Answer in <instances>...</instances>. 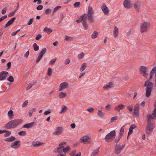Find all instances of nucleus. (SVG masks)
I'll list each match as a JSON object with an SVG mask.
<instances>
[{
  "instance_id": "f257e3e1",
  "label": "nucleus",
  "mask_w": 156,
  "mask_h": 156,
  "mask_svg": "<svg viewBox=\"0 0 156 156\" xmlns=\"http://www.w3.org/2000/svg\"><path fill=\"white\" fill-rule=\"evenodd\" d=\"M154 73H155V87L156 88V67L153 69L151 71L150 74V78L147 80L144 84V86L146 87V96L147 97H148L150 95L153 87V83L151 82H150V80L153 77V75Z\"/></svg>"
},
{
  "instance_id": "f03ea898",
  "label": "nucleus",
  "mask_w": 156,
  "mask_h": 156,
  "mask_svg": "<svg viewBox=\"0 0 156 156\" xmlns=\"http://www.w3.org/2000/svg\"><path fill=\"white\" fill-rule=\"evenodd\" d=\"M147 122L145 128V132L146 134L149 135L154 128L155 124L154 119L156 117H154L152 114H149L147 115Z\"/></svg>"
},
{
  "instance_id": "7ed1b4c3",
  "label": "nucleus",
  "mask_w": 156,
  "mask_h": 156,
  "mask_svg": "<svg viewBox=\"0 0 156 156\" xmlns=\"http://www.w3.org/2000/svg\"><path fill=\"white\" fill-rule=\"evenodd\" d=\"M94 11L92 6L89 5L87 14H83L80 16V19H85L87 21V19L90 23H92L94 21Z\"/></svg>"
},
{
  "instance_id": "20e7f679",
  "label": "nucleus",
  "mask_w": 156,
  "mask_h": 156,
  "mask_svg": "<svg viewBox=\"0 0 156 156\" xmlns=\"http://www.w3.org/2000/svg\"><path fill=\"white\" fill-rule=\"evenodd\" d=\"M22 120L21 119H17L12 120L9 122L5 125V127L8 129L15 127L21 124Z\"/></svg>"
},
{
  "instance_id": "39448f33",
  "label": "nucleus",
  "mask_w": 156,
  "mask_h": 156,
  "mask_svg": "<svg viewBox=\"0 0 156 156\" xmlns=\"http://www.w3.org/2000/svg\"><path fill=\"white\" fill-rule=\"evenodd\" d=\"M150 26V23L149 22H146L141 23L140 27L141 33H142L144 32H147Z\"/></svg>"
},
{
  "instance_id": "423d86ee",
  "label": "nucleus",
  "mask_w": 156,
  "mask_h": 156,
  "mask_svg": "<svg viewBox=\"0 0 156 156\" xmlns=\"http://www.w3.org/2000/svg\"><path fill=\"white\" fill-rule=\"evenodd\" d=\"M66 144V142H62L59 145L58 147L56 148L55 150V152H58L60 154L63 153L62 151H63V145L65 146Z\"/></svg>"
},
{
  "instance_id": "0eeeda50",
  "label": "nucleus",
  "mask_w": 156,
  "mask_h": 156,
  "mask_svg": "<svg viewBox=\"0 0 156 156\" xmlns=\"http://www.w3.org/2000/svg\"><path fill=\"white\" fill-rule=\"evenodd\" d=\"M47 51V49L46 48H43L41 51L39 53V55L36 60V62L38 63L42 58L43 55L45 54Z\"/></svg>"
},
{
  "instance_id": "6e6552de",
  "label": "nucleus",
  "mask_w": 156,
  "mask_h": 156,
  "mask_svg": "<svg viewBox=\"0 0 156 156\" xmlns=\"http://www.w3.org/2000/svg\"><path fill=\"white\" fill-rule=\"evenodd\" d=\"M141 2L139 1H136L133 4V6L135 10L139 12L141 9Z\"/></svg>"
},
{
  "instance_id": "1a4fd4ad",
  "label": "nucleus",
  "mask_w": 156,
  "mask_h": 156,
  "mask_svg": "<svg viewBox=\"0 0 156 156\" xmlns=\"http://www.w3.org/2000/svg\"><path fill=\"white\" fill-rule=\"evenodd\" d=\"M147 69V68L144 66H141L140 68V73L144 77L147 76L148 74L146 71Z\"/></svg>"
},
{
  "instance_id": "9d476101",
  "label": "nucleus",
  "mask_w": 156,
  "mask_h": 156,
  "mask_svg": "<svg viewBox=\"0 0 156 156\" xmlns=\"http://www.w3.org/2000/svg\"><path fill=\"white\" fill-rule=\"evenodd\" d=\"M101 8L104 14L108 15L109 14V10L105 3H103L101 6Z\"/></svg>"
},
{
  "instance_id": "9b49d317",
  "label": "nucleus",
  "mask_w": 156,
  "mask_h": 156,
  "mask_svg": "<svg viewBox=\"0 0 156 156\" xmlns=\"http://www.w3.org/2000/svg\"><path fill=\"white\" fill-rule=\"evenodd\" d=\"M55 130V131L53 133V134L58 136L60 135L62 133L63 131V129L61 127H57Z\"/></svg>"
},
{
  "instance_id": "f8f14e48",
  "label": "nucleus",
  "mask_w": 156,
  "mask_h": 156,
  "mask_svg": "<svg viewBox=\"0 0 156 156\" xmlns=\"http://www.w3.org/2000/svg\"><path fill=\"white\" fill-rule=\"evenodd\" d=\"M134 114L137 117L139 115V104H136L134 107Z\"/></svg>"
},
{
  "instance_id": "ddd939ff",
  "label": "nucleus",
  "mask_w": 156,
  "mask_h": 156,
  "mask_svg": "<svg viewBox=\"0 0 156 156\" xmlns=\"http://www.w3.org/2000/svg\"><path fill=\"white\" fill-rule=\"evenodd\" d=\"M116 135L115 132V130L111 131L110 133L107 134L105 137V139L108 140L111 139Z\"/></svg>"
},
{
  "instance_id": "4468645a",
  "label": "nucleus",
  "mask_w": 156,
  "mask_h": 156,
  "mask_svg": "<svg viewBox=\"0 0 156 156\" xmlns=\"http://www.w3.org/2000/svg\"><path fill=\"white\" fill-rule=\"evenodd\" d=\"M90 139L89 136H85L82 137L80 139V142L81 143H84L85 144L89 143L88 140Z\"/></svg>"
},
{
  "instance_id": "2eb2a0df",
  "label": "nucleus",
  "mask_w": 156,
  "mask_h": 156,
  "mask_svg": "<svg viewBox=\"0 0 156 156\" xmlns=\"http://www.w3.org/2000/svg\"><path fill=\"white\" fill-rule=\"evenodd\" d=\"M123 5L126 8H130L132 7V4L131 3V0H125L123 2Z\"/></svg>"
},
{
  "instance_id": "dca6fc26",
  "label": "nucleus",
  "mask_w": 156,
  "mask_h": 156,
  "mask_svg": "<svg viewBox=\"0 0 156 156\" xmlns=\"http://www.w3.org/2000/svg\"><path fill=\"white\" fill-rule=\"evenodd\" d=\"M68 86V84L66 82L62 83L60 85V88L59 91H62V90L66 89Z\"/></svg>"
},
{
  "instance_id": "f3484780",
  "label": "nucleus",
  "mask_w": 156,
  "mask_h": 156,
  "mask_svg": "<svg viewBox=\"0 0 156 156\" xmlns=\"http://www.w3.org/2000/svg\"><path fill=\"white\" fill-rule=\"evenodd\" d=\"M8 72L7 71H3L0 73V80H2L5 79L6 76L3 75H6L8 74Z\"/></svg>"
},
{
  "instance_id": "a211bd4d",
  "label": "nucleus",
  "mask_w": 156,
  "mask_h": 156,
  "mask_svg": "<svg viewBox=\"0 0 156 156\" xmlns=\"http://www.w3.org/2000/svg\"><path fill=\"white\" fill-rule=\"evenodd\" d=\"M20 141L17 140L12 143L11 147L14 149L17 148L20 145Z\"/></svg>"
},
{
  "instance_id": "6ab92c4d",
  "label": "nucleus",
  "mask_w": 156,
  "mask_h": 156,
  "mask_svg": "<svg viewBox=\"0 0 156 156\" xmlns=\"http://www.w3.org/2000/svg\"><path fill=\"white\" fill-rule=\"evenodd\" d=\"M113 86V83L112 82H110L108 83L105 84L103 87V88L104 89L108 90L109 89L112 88Z\"/></svg>"
},
{
  "instance_id": "aec40b11",
  "label": "nucleus",
  "mask_w": 156,
  "mask_h": 156,
  "mask_svg": "<svg viewBox=\"0 0 156 156\" xmlns=\"http://www.w3.org/2000/svg\"><path fill=\"white\" fill-rule=\"evenodd\" d=\"M122 149L121 148V147L119 145V144H116L115 148V151L117 154H119Z\"/></svg>"
},
{
  "instance_id": "412c9836",
  "label": "nucleus",
  "mask_w": 156,
  "mask_h": 156,
  "mask_svg": "<svg viewBox=\"0 0 156 156\" xmlns=\"http://www.w3.org/2000/svg\"><path fill=\"white\" fill-rule=\"evenodd\" d=\"M136 127V126L135 125H133L130 126L129 128V131L128 133L127 139H128L129 136L133 132V129Z\"/></svg>"
},
{
  "instance_id": "4be33fe9",
  "label": "nucleus",
  "mask_w": 156,
  "mask_h": 156,
  "mask_svg": "<svg viewBox=\"0 0 156 156\" xmlns=\"http://www.w3.org/2000/svg\"><path fill=\"white\" fill-rule=\"evenodd\" d=\"M16 18L15 17H13L11 19V20L9 21L7 23L5 24V28H6L10 26L13 23V22L16 20Z\"/></svg>"
},
{
  "instance_id": "5701e85b",
  "label": "nucleus",
  "mask_w": 156,
  "mask_h": 156,
  "mask_svg": "<svg viewBox=\"0 0 156 156\" xmlns=\"http://www.w3.org/2000/svg\"><path fill=\"white\" fill-rule=\"evenodd\" d=\"M81 19V22L82 23L83 27L85 30H87L88 28V25L87 23V20L85 19Z\"/></svg>"
},
{
  "instance_id": "b1692460",
  "label": "nucleus",
  "mask_w": 156,
  "mask_h": 156,
  "mask_svg": "<svg viewBox=\"0 0 156 156\" xmlns=\"http://www.w3.org/2000/svg\"><path fill=\"white\" fill-rule=\"evenodd\" d=\"M125 107V105L120 104L115 106L114 108V110L116 111L119 112L120 110L123 109Z\"/></svg>"
},
{
  "instance_id": "393cba45",
  "label": "nucleus",
  "mask_w": 156,
  "mask_h": 156,
  "mask_svg": "<svg viewBox=\"0 0 156 156\" xmlns=\"http://www.w3.org/2000/svg\"><path fill=\"white\" fill-rule=\"evenodd\" d=\"M118 28L115 26L114 27V28L113 30V34L114 37L115 38L117 37L119 31H118Z\"/></svg>"
},
{
  "instance_id": "a878e982",
  "label": "nucleus",
  "mask_w": 156,
  "mask_h": 156,
  "mask_svg": "<svg viewBox=\"0 0 156 156\" xmlns=\"http://www.w3.org/2000/svg\"><path fill=\"white\" fill-rule=\"evenodd\" d=\"M154 109L153 111L152 114L154 117H156V99L155 100V102L154 104Z\"/></svg>"
},
{
  "instance_id": "bb28decb",
  "label": "nucleus",
  "mask_w": 156,
  "mask_h": 156,
  "mask_svg": "<svg viewBox=\"0 0 156 156\" xmlns=\"http://www.w3.org/2000/svg\"><path fill=\"white\" fill-rule=\"evenodd\" d=\"M15 138L13 136H11V137L6 138L5 141L8 142H12L15 140Z\"/></svg>"
},
{
  "instance_id": "cd10ccee",
  "label": "nucleus",
  "mask_w": 156,
  "mask_h": 156,
  "mask_svg": "<svg viewBox=\"0 0 156 156\" xmlns=\"http://www.w3.org/2000/svg\"><path fill=\"white\" fill-rule=\"evenodd\" d=\"M87 64L85 62L83 64H82L81 67L80 69V71L82 72L86 68Z\"/></svg>"
},
{
  "instance_id": "c85d7f7f",
  "label": "nucleus",
  "mask_w": 156,
  "mask_h": 156,
  "mask_svg": "<svg viewBox=\"0 0 156 156\" xmlns=\"http://www.w3.org/2000/svg\"><path fill=\"white\" fill-rule=\"evenodd\" d=\"M66 96V94L65 93L61 92L59 93L58 97L60 98H63L65 97Z\"/></svg>"
},
{
  "instance_id": "c756f323",
  "label": "nucleus",
  "mask_w": 156,
  "mask_h": 156,
  "mask_svg": "<svg viewBox=\"0 0 156 156\" xmlns=\"http://www.w3.org/2000/svg\"><path fill=\"white\" fill-rule=\"evenodd\" d=\"M98 33L96 31H94L93 34L91 36V37L92 39L96 38L98 37Z\"/></svg>"
},
{
  "instance_id": "7c9ffc66",
  "label": "nucleus",
  "mask_w": 156,
  "mask_h": 156,
  "mask_svg": "<svg viewBox=\"0 0 156 156\" xmlns=\"http://www.w3.org/2000/svg\"><path fill=\"white\" fill-rule=\"evenodd\" d=\"M44 31L46 32L48 34H50L52 31V30L50 28L46 27L44 29Z\"/></svg>"
},
{
  "instance_id": "2f4dec72",
  "label": "nucleus",
  "mask_w": 156,
  "mask_h": 156,
  "mask_svg": "<svg viewBox=\"0 0 156 156\" xmlns=\"http://www.w3.org/2000/svg\"><path fill=\"white\" fill-rule=\"evenodd\" d=\"M5 131V133L4 134V136L5 137H7L9 136L11 134V132L10 131H7L5 130H4Z\"/></svg>"
},
{
  "instance_id": "473e14b6",
  "label": "nucleus",
  "mask_w": 156,
  "mask_h": 156,
  "mask_svg": "<svg viewBox=\"0 0 156 156\" xmlns=\"http://www.w3.org/2000/svg\"><path fill=\"white\" fill-rule=\"evenodd\" d=\"M64 146H65V145H63V152L64 153H65L69 151L70 149V147L69 146H68L66 147H64Z\"/></svg>"
},
{
  "instance_id": "72a5a7b5",
  "label": "nucleus",
  "mask_w": 156,
  "mask_h": 156,
  "mask_svg": "<svg viewBox=\"0 0 156 156\" xmlns=\"http://www.w3.org/2000/svg\"><path fill=\"white\" fill-rule=\"evenodd\" d=\"M8 114L9 117L11 118H12L14 116L13 111L11 110H10L8 112Z\"/></svg>"
},
{
  "instance_id": "f704fd0d",
  "label": "nucleus",
  "mask_w": 156,
  "mask_h": 156,
  "mask_svg": "<svg viewBox=\"0 0 156 156\" xmlns=\"http://www.w3.org/2000/svg\"><path fill=\"white\" fill-rule=\"evenodd\" d=\"M33 47L34 51H37L39 50V47L36 43H34L33 45Z\"/></svg>"
},
{
  "instance_id": "c9c22d12",
  "label": "nucleus",
  "mask_w": 156,
  "mask_h": 156,
  "mask_svg": "<svg viewBox=\"0 0 156 156\" xmlns=\"http://www.w3.org/2000/svg\"><path fill=\"white\" fill-rule=\"evenodd\" d=\"M43 144V143H41L39 142H34L33 144V146L35 147H36L37 146H39L41 145H42Z\"/></svg>"
},
{
  "instance_id": "e433bc0d",
  "label": "nucleus",
  "mask_w": 156,
  "mask_h": 156,
  "mask_svg": "<svg viewBox=\"0 0 156 156\" xmlns=\"http://www.w3.org/2000/svg\"><path fill=\"white\" fill-rule=\"evenodd\" d=\"M97 114L98 115L99 117H102L104 115V113L103 112H102L100 110H98V112L97 113Z\"/></svg>"
},
{
  "instance_id": "4c0bfd02",
  "label": "nucleus",
  "mask_w": 156,
  "mask_h": 156,
  "mask_svg": "<svg viewBox=\"0 0 156 156\" xmlns=\"http://www.w3.org/2000/svg\"><path fill=\"white\" fill-rule=\"evenodd\" d=\"M67 109L65 105H62V110L60 112V113H62V112H65Z\"/></svg>"
},
{
  "instance_id": "58836bf2",
  "label": "nucleus",
  "mask_w": 156,
  "mask_h": 156,
  "mask_svg": "<svg viewBox=\"0 0 156 156\" xmlns=\"http://www.w3.org/2000/svg\"><path fill=\"white\" fill-rule=\"evenodd\" d=\"M7 80L10 82H13L14 81V78L12 76H10L7 78Z\"/></svg>"
},
{
  "instance_id": "ea45409f",
  "label": "nucleus",
  "mask_w": 156,
  "mask_h": 156,
  "mask_svg": "<svg viewBox=\"0 0 156 156\" xmlns=\"http://www.w3.org/2000/svg\"><path fill=\"white\" fill-rule=\"evenodd\" d=\"M65 37H66V38L65 39V40L71 41L73 40V38L72 37H69L67 35H66Z\"/></svg>"
},
{
  "instance_id": "a19ab883",
  "label": "nucleus",
  "mask_w": 156,
  "mask_h": 156,
  "mask_svg": "<svg viewBox=\"0 0 156 156\" xmlns=\"http://www.w3.org/2000/svg\"><path fill=\"white\" fill-rule=\"evenodd\" d=\"M52 74V69L51 68H49L48 72V75L49 76L51 75Z\"/></svg>"
},
{
  "instance_id": "79ce46f5",
  "label": "nucleus",
  "mask_w": 156,
  "mask_h": 156,
  "mask_svg": "<svg viewBox=\"0 0 156 156\" xmlns=\"http://www.w3.org/2000/svg\"><path fill=\"white\" fill-rule=\"evenodd\" d=\"M99 150L98 148L96 150H95L92 154V155H95V154H98V153Z\"/></svg>"
},
{
  "instance_id": "37998d69",
  "label": "nucleus",
  "mask_w": 156,
  "mask_h": 156,
  "mask_svg": "<svg viewBox=\"0 0 156 156\" xmlns=\"http://www.w3.org/2000/svg\"><path fill=\"white\" fill-rule=\"evenodd\" d=\"M84 56V53L83 52H81L78 55V58L80 59L82 58Z\"/></svg>"
},
{
  "instance_id": "c03bdc74",
  "label": "nucleus",
  "mask_w": 156,
  "mask_h": 156,
  "mask_svg": "<svg viewBox=\"0 0 156 156\" xmlns=\"http://www.w3.org/2000/svg\"><path fill=\"white\" fill-rule=\"evenodd\" d=\"M18 134L20 136H24L26 134V132L25 131H21L19 132Z\"/></svg>"
},
{
  "instance_id": "a18cd8bd",
  "label": "nucleus",
  "mask_w": 156,
  "mask_h": 156,
  "mask_svg": "<svg viewBox=\"0 0 156 156\" xmlns=\"http://www.w3.org/2000/svg\"><path fill=\"white\" fill-rule=\"evenodd\" d=\"M57 59V58H54V59H52L49 62V64L51 65L53 64L55 62L56 60Z\"/></svg>"
},
{
  "instance_id": "49530a36",
  "label": "nucleus",
  "mask_w": 156,
  "mask_h": 156,
  "mask_svg": "<svg viewBox=\"0 0 156 156\" xmlns=\"http://www.w3.org/2000/svg\"><path fill=\"white\" fill-rule=\"evenodd\" d=\"M16 11H13L10 12L8 15L9 17H12L15 14Z\"/></svg>"
},
{
  "instance_id": "de8ad7c7",
  "label": "nucleus",
  "mask_w": 156,
  "mask_h": 156,
  "mask_svg": "<svg viewBox=\"0 0 156 156\" xmlns=\"http://www.w3.org/2000/svg\"><path fill=\"white\" fill-rule=\"evenodd\" d=\"M33 18L30 19L29 21L27 23V24L28 25H30L33 22Z\"/></svg>"
},
{
  "instance_id": "09e8293b",
  "label": "nucleus",
  "mask_w": 156,
  "mask_h": 156,
  "mask_svg": "<svg viewBox=\"0 0 156 156\" xmlns=\"http://www.w3.org/2000/svg\"><path fill=\"white\" fill-rule=\"evenodd\" d=\"M28 103V101L27 100H26L23 103L22 105V107H26Z\"/></svg>"
},
{
  "instance_id": "8fccbe9b",
  "label": "nucleus",
  "mask_w": 156,
  "mask_h": 156,
  "mask_svg": "<svg viewBox=\"0 0 156 156\" xmlns=\"http://www.w3.org/2000/svg\"><path fill=\"white\" fill-rule=\"evenodd\" d=\"M124 132V128H123V126H122L121 128L120 129V133H119V134L121 136H122V135L123 133Z\"/></svg>"
},
{
  "instance_id": "3c124183",
  "label": "nucleus",
  "mask_w": 156,
  "mask_h": 156,
  "mask_svg": "<svg viewBox=\"0 0 156 156\" xmlns=\"http://www.w3.org/2000/svg\"><path fill=\"white\" fill-rule=\"evenodd\" d=\"M117 118L118 117L117 116H114L112 117L111 119L112 122H114L115 120L117 119Z\"/></svg>"
},
{
  "instance_id": "603ef678",
  "label": "nucleus",
  "mask_w": 156,
  "mask_h": 156,
  "mask_svg": "<svg viewBox=\"0 0 156 156\" xmlns=\"http://www.w3.org/2000/svg\"><path fill=\"white\" fill-rule=\"evenodd\" d=\"M43 8V6L42 5H39L37 7V10H41Z\"/></svg>"
},
{
  "instance_id": "864d4df0",
  "label": "nucleus",
  "mask_w": 156,
  "mask_h": 156,
  "mask_svg": "<svg viewBox=\"0 0 156 156\" xmlns=\"http://www.w3.org/2000/svg\"><path fill=\"white\" fill-rule=\"evenodd\" d=\"M128 109L130 111V112H131L133 111V107L132 106H128L127 107Z\"/></svg>"
},
{
  "instance_id": "5fc2aeb1",
  "label": "nucleus",
  "mask_w": 156,
  "mask_h": 156,
  "mask_svg": "<svg viewBox=\"0 0 156 156\" xmlns=\"http://www.w3.org/2000/svg\"><path fill=\"white\" fill-rule=\"evenodd\" d=\"M51 10L49 9H47L45 11V13L47 14H48L51 13Z\"/></svg>"
},
{
  "instance_id": "6e6d98bb",
  "label": "nucleus",
  "mask_w": 156,
  "mask_h": 156,
  "mask_svg": "<svg viewBox=\"0 0 156 156\" xmlns=\"http://www.w3.org/2000/svg\"><path fill=\"white\" fill-rule=\"evenodd\" d=\"M122 136H119V137L117 138H116L115 140V143H117L118 142L120 139L121 138Z\"/></svg>"
},
{
  "instance_id": "4d7b16f0",
  "label": "nucleus",
  "mask_w": 156,
  "mask_h": 156,
  "mask_svg": "<svg viewBox=\"0 0 156 156\" xmlns=\"http://www.w3.org/2000/svg\"><path fill=\"white\" fill-rule=\"evenodd\" d=\"M32 85L33 84L32 83L29 84L26 87V90H28L29 89L32 87Z\"/></svg>"
},
{
  "instance_id": "13d9d810",
  "label": "nucleus",
  "mask_w": 156,
  "mask_h": 156,
  "mask_svg": "<svg viewBox=\"0 0 156 156\" xmlns=\"http://www.w3.org/2000/svg\"><path fill=\"white\" fill-rule=\"evenodd\" d=\"M76 150H74L73 151H72L70 153V154L71 155V156H75V153H76Z\"/></svg>"
},
{
  "instance_id": "bf43d9fd",
  "label": "nucleus",
  "mask_w": 156,
  "mask_h": 156,
  "mask_svg": "<svg viewBox=\"0 0 156 156\" xmlns=\"http://www.w3.org/2000/svg\"><path fill=\"white\" fill-rule=\"evenodd\" d=\"M7 9V8L6 7H4L2 10V14H5L6 12V10Z\"/></svg>"
},
{
  "instance_id": "052dcab7",
  "label": "nucleus",
  "mask_w": 156,
  "mask_h": 156,
  "mask_svg": "<svg viewBox=\"0 0 156 156\" xmlns=\"http://www.w3.org/2000/svg\"><path fill=\"white\" fill-rule=\"evenodd\" d=\"M61 7V6H58L55 7L54 10L53 12V13L55 12L56 11L58 10V9H59Z\"/></svg>"
},
{
  "instance_id": "680f3d73",
  "label": "nucleus",
  "mask_w": 156,
  "mask_h": 156,
  "mask_svg": "<svg viewBox=\"0 0 156 156\" xmlns=\"http://www.w3.org/2000/svg\"><path fill=\"white\" fill-rule=\"evenodd\" d=\"M80 5L79 2H76L74 4V6L75 7H78Z\"/></svg>"
},
{
  "instance_id": "e2e57ef3",
  "label": "nucleus",
  "mask_w": 156,
  "mask_h": 156,
  "mask_svg": "<svg viewBox=\"0 0 156 156\" xmlns=\"http://www.w3.org/2000/svg\"><path fill=\"white\" fill-rule=\"evenodd\" d=\"M7 69H9L11 67V62H8L7 64Z\"/></svg>"
},
{
  "instance_id": "0e129e2a",
  "label": "nucleus",
  "mask_w": 156,
  "mask_h": 156,
  "mask_svg": "<svg viewBox=\"0 0 156 156\" xmlns=\"http://www.w3.org/2000/svg\"><path fill=\"white\" fill-rule=\"evenodd\" d=\"M87 110L89 112H92L93 111L94 108H87Z\"/></svg>"
},
{
  "instance_id": "69168bd1",
  "label": "nucleus",
  "mask_w": 156,
  "mask_h": 156,
  "mask_svg": "<svg viewBox=\"0 0 156 156\" xmlns=\"http://www.w3.org/2000/svg\"><path fill=\"white\" fill-rule=\"evenodd\" d=\"M70 62V60L69 58L66 59L65 62V64L66 65H67L69 64Z\"/></svg>"
},
{
  "instance_id": "338daca9",
  "label": "nucleus",
  "mask_w": 156,
  "mask_h": 156,
  "mask_svg": "<svg viewBox=\"0 0 156 156\" xmlns=\"http://www.w3.org/2000/svg\"><path fill=\"white\" fill-rule=\"evenodd\" d=\"M23 127L26 128H30L28 123L25 124H24V125L23 126Z\"/></svg>"
},
{
  "instance_id": "774afa93",
  "label": "nucleus",
  "mask_w": 156,
  "mask_h": 156,
  "mask_svg": "<svg viewBox=\"0 0 156 156\" xmlns=\"http://www.w3.org/2000/svg\"><path fill=\"white\" fill-rule=\"evenodd\" d=\"M41 37V34H38L36 38V40H38Z\"/></svg>"
}]
</instances>
